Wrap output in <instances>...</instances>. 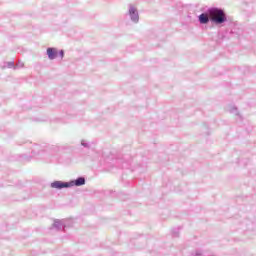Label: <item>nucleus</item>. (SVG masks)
Returning a JSON list of instances; mask_svg holds the SVG:
<instances>
[{"mask_svg":"<svg viewBox=\"0 0 256 256\" xmlns=\"http://www.w3.org/2000/svg\"><path fill=\"white\" fill-rule=\"evenodd\" d=\"M208 17L212 23H216V25H221L227 21V16L225 15V11L219 8H210L208 10Z\"/></svg>","mask_w":256,"mask_h":256,"instance_id":"1","label":"nucleus"},{"mask_svg":"<svg viewBox=\"0 0 256 256\" xmlns=\"http://www.w3.org/2000/svg\"><path fill=\"white\" fill-rule=\"evenodd\" d=\"M132 21H139V14L137 13V9L135 7H131L129 10Z\"/></svg>","mask_w":256,"mask_h":256,"instance_id":"2","label":"nucleus"},{"mask_svg":"<svg viewBox=\"0 0 256 256\" xmlns=\"http://www.w3.org/2000/svg\"><path fill=\"white\" fill-rule=\"evenodd\" d=\"M53 189H63V187H69V184L63 183L61 181H56L51 184Z\"/></svg>","mask_w":256,"mask_h":256,"instance_id":"3","label":"nucleus"},{"mask_svg":"<svg viewBox=\"0 0 256 256\" xmlns=\"http://www.w3.org/2000/svg\"><path fill=\"white\" fill-rule=\"evenodd\" d=\"M47 55H48V58L53 60L57 57V49L55 48H48L47 49Z\"/></svg>","mask_w":256,"mask_h":256,"instance_id":"4","label":"nucleus"},{"mask_svg":"<svg viewBox=\"0 0 256 256\" xmlns=\"http://www.w3.org/2000/svg\"><path fill=\"white\" fill-rule=\"evenodd\" d=\"M209 12L207 14H201L199 16V21L202 23V25H206V23H209Z\"/></svg>","mask_w":256,"mask_h":256,"instance_id":"5","label":"nucleus"},{"mask_svg":"<svg viewBox=\"0 0 256 256\" xmlns=\"http://www.w3.org/2000/svg\"><path fill=\"white\" fill-rule=\"evenodd\" d=\"M75 185H76L77 187H81V185H85V178L80 177V178L76 179Z\"/></svg>","mask_w":256,"mask_h":256,"instance_id":"6","label":"nucleus"},{"mask_svg":"<svg viewBox=\"0 0 256 256\" xmlns=\"http://www.w3.org/2000/svg\"><path fill=\"white\" fill-rule=\"evenodd\" d=\"M65 53L63 52V50L60 51V57H64Z\"/></svg>","mask_w":256,"mask_h":256,"instance_id":"7","label":"nucleus"}]
</instances>
